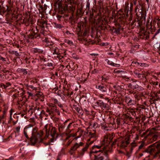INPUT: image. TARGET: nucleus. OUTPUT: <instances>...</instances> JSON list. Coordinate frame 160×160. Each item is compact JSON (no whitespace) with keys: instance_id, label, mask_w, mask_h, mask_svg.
I'll list each match as a JSON object with an SVG mask.
<instances>
[{"instance_id":"1","label":"nucleus","mask_w":160,"mask_h":160,"mask_svg":"<svg viewBox=\"0 0 160 160\" xmlns=\"http://www.w3.org/2000/svg\"><path fill=\"white\" fill-rule=\"evenodd\" d=\"M23 134L27 139L29 138V136L31 135L30 141L32 144H35L37 142L40 141L38 139L43 134V132L41 131L40 132H37V128H33L31 124H29L25 127L23 130Z\"/></svg>"},{"instance_id":"25","label":"nucleus","mask_w":160,"mask_h":160,"mask_svg":"<svg viewBox=\"0 0 160 160\" xmlns=\"http://www.w3.org/2000/svg\"><path fill=\"white\" fill-rule=\"evenodd\" d=\"M52 50L53 54H58V48L56 47L53 48L52 49Z\"/></svg>"},{"instance_id":"45","label":"nucleus","mask_w":160,"mask_h":160,"mask_svg":"<svg viewBox=\"0 0 160 160\" xmlns=\"http://www.w3.org/2000/svg\"><path fill=\"white\" fill-rule=\"evenodd\" d=\"M160 32V28L158 29V30L156 32H155V33L153 37L154 38L156 35L158 34Z\"/></svg>"},{"instance_id":"34","label":"nucleus","mask_w":160,"mask_h":160,"mask_svg":"<svg viewBox=\"0 0 160 160\" xmlns=\"http://www.w3.org/2000/svg\"><path fill=\"white\" fill-rule=\"evenodd\" d=\"M72 124V123H70L67 127V131L68 132H70V131L69 130V128H70L71 125Z\"/></svg>"},{"instance_id":"42","label":"nucleus","mask_w":160,"mask_h":160,"mask_svg":"<svg viewBox=\"0 0 160 160\" xmlns=\"http://www.w3.org/2000/svg\"><path fill=\"white\" fill-rule=\"evenodd\" d=\"M44 40L48 44V45H49V43L50 42V41L49 40L48 38H45Z\"/></svg>"},{"instance_id":"31","label":"nucleus","mask_w":160,"mask_h":160,"mask_svg":"<svg viewBox=\"0 0 160 160\" xmlns=\"http://www.w3.org/2000/svg\"><path fill=\"white\" fill-rule=\"evenodd\" d=\"M54 24V27L55 28L60 29L62 27V26L60 24H57L56 23H55Z\"/></svg>"},{"instance_id":"33","label":"nucleus","mask_w":160,"mask_h":160,"mask_svg":"<svg viewBox=\"0 0 160 160\" xmlns=\"http://www.w3.org/2000/svg\"><path fill=\"white\" fill-rule=\"evenodd\" d=\"M128 88L133 89V85H134L133 82H132L131 83H129L128 84Z\"/></svg>"},{"instance_id":"4","label":"nucleus","mask_w":160,"mask_h":160,"mask_svg":"<svg viewBox=\"0 0 160 160\" xmlns=\"http://www.w3.org/2000/svg\"><path fill=\"white\" fill-rule=\"evenodd\" d=\"M142 136L146 138L150 137V138H151L152 139V141H155L157 139L158 135L153 133L152 132L148 129L146 132L142 133Z\"/></svg>"},{"instance_id":"15","label":"nucleus","mask_w":160,"mask_h":160,"mask_svg":"<svg viewBox=\"0 0 160 160\" xmlns=\"http://www.w3.org/2000/svg\"><path fill=\"white\" fill-rule=\"evenodd\" d=\"M88 137L89 138L88 139V141H90L91 139H92L93 140L92 141L93 142L96 139L97 135L95 132H89Z\"/></svg>"},{"instance_id":"38","label":"nucleus","mask_w":160,"mask_h":160,"mask_svg":"<svg viewBox=\"0 0 160 160\" xmlns=\"http://www.w3.org/2000/svg\"><path fill=\"white\" fill-rule=\"evenodd\" d=\"M135 63L136 64H137L138 65H139L140 66H143L145 64V63H142L141 62H135Z\"/></svg>"},{"instance_id":"40","label":"nucleus","mask_w":160,"mask_h":160,"mask_svg":"<svg viewBox=\"0 0 160 160\" xmlns=\"http://www.w3.org/2000/svg\"><path fill=\"white\" fill-rule=\"evenodd\" d=\"M1 87L2 88H5L8 87L6 85H5L3 83H1L0 84Z\"/></svg>"},{"instance_id":"29","label":"nucleus","mask_w":160,"mask_h":160,"mask_svg":"<svg viewBox=\"0 0 160 160\" xmlns=\"http://www.w3.org/2000/svg\"><path fill=\"white\" fill-rule=\"evenodd\" d=\"M134 74L138 78H139L141 77V75H142L137 70L134 71Z\"/></svg>"},{"instance_id":"57","label":"nucleus","mask_w":160,"mask_h":160,"mask_svg":"<svg viewBox=\"0 0 160 160\" xmlns=\"http://www.w3.org/2000/svg\"><path fill=\"white\" fill-rule=\"evenodd\" d=\"M131 114L133 116H135L136 115L135 112L134 111H132Z\"/></svg>"},{"instance_id":"10","label":"nucleus","mask_w":160,"mask_h":160,"mask_svg":"<svg viewBox=\"0 0 160 160\" xmlns=\"http://www.w3.org/2000/svg\"><path fill=\"white\" fill-rule=\"evenodd\" d=\"M94 105L96 107H100L102 109L108 108L109 107L107 104L104 103L102 101L100 100L95 102Z\"/></svg>"},{"instance_id":"46","label":"nucleus","mask_w":160,"mask_h":160,"mask_svg":"<svg viewBox=\"0 0 160 160\" xmlns=\"http://www.w3.org/2000/svg\"><path fill=\"white\" fill-rule=\"evenodd\" d=\"M66 2L68 3V4L72 3V0H66Z\"/></svg>"},{"instance_id":"23","label":"nucleus","mask_w":160,"mask_h":160,"mask_svg":"<svg viewBox=\"0 0 160 160\" xmlns=\"http://www.w3.org/2000/svg\"><path fill=\"white\" fill-rule=\"evenodd\" d=\"M50 106L51 107V109L53 112L55 111L56 112H58V110L56 106L53 104H51Z\"/></svg>"},{"instance_id":"17","label":"nucleus","mask_w":160,"mask_h":160,"mask_svg":"<svg viewBox=\"0 0 160 160\" xmlns=\"http://www.w3.org/2000/svg\"><path fill=\"white\" fill-rule=\"evenodd\" d=\"M103 155L104 154L102 152L100 154L97 155H94L93 154L91 157H92L93 156L94 157V160H103L104 158Z\"/></svg>"},{"instance_id":"41","label":"nucleus","mask_w":160,"mask_h":160,"mask_svg":"<svg viewBox=\"0 0 160 160\" xmlns=\"http://www.w3.org/2000/svg\"><path fill=\"white\" fill-rule=\"evenodd\" d=\"M30 88L32 89L33 90H34L35 91H36L37 90V88L36 87H35L32 85L30 86Z\"/></svg>"},{"instance_id":"24","label":"nucleus","mask_w":160,"mask_h":160,"mask_svg":"<svg viewBox=\"0 0 160 160\" xmlns=\"http://www.w3.org/2000/svg\"><path fill=\"white\" fill-rule=\"evenodd\" d=\"M67 15L65 14L64 15H59L58 14L57 15V17L58 20H60L62 18H64L65 17L67 16Z\"/></svg>"},{"instance_id":"12","label":"nucleus","mask_w":160,"mask_h":160,"mask_svg":"<svg viewBox=\"0 0 160 160\" xmlns=\"http://www.w3.org/2000/svg\"><path fill=\"white\" fill-rule=\"evenodd\" d=\"M125 101L128 106H132L136 104V101L132 100L131 98L128 96L125 97Z\"/></svg>"},{"instance_id":"51","label":"nucleus","mask_w":160,"mask_h":160,"mask_svg":"<svg viewBox=\"0 0 160 160\" xmlns=\"http://www.w3.org/2000/svg\"><path fill=\"white\" fill-rule=\"evenodd\" d=\"M58 105L61 108H62L63 107L62 105L61 104V103L60 102H58Z\"/></svg>"},{"instance_id":"22","label":"nucleus","mask_w":160,"mask_h":160,"mask_svg":"<svg viewBox=\"0 0 160 160\" xmlns=\"http://www.w3.org/2000/svg\"><path fill=\"white\" fill-rule=\"evenodd\" d=\"M17 71L19 72H22L24 74H28V72L26 71V69H25L18 68Z\"/></svg>"},{"instance_id":"16","label":"nucleus","mask_w":160,"mask_h":160,"mask_svg":"<svg viewBox=\"0 0 160 160\" xmlns=\"http://www.w3.org/2000/svg\"><path fill=\"white\" fill-rule=\"evenodd\" d=\"M128 138H126L125 139L122 140L120 142V146L122 148L125 147L129 143Z\"/></svg>"},{"instance_id":"50","label":"nucleus","mask_w":160,"mask_h":160,"mask_svg":"<svg viewBox=\"0 0 160 160\" xmlns=\"http://www.w3.org/2000/svg\"><path fill=\"white\" fill-rule=\"evenodd\" d=\"M1 60H2L3 62H6L7 61V59L6 58H4L2 57L0 59Z\"/></svg>"},{"instance_id":"49","label":"nucleus","mask_w":160,"mask_h":160,"mask_svg":"<svg viewBox=\"0 0 160 160\" xmlns=\"http://www.w3.org/2000/svg\"><path fill=\"white\" fill-rule=\"evenodd\" d=\"M128 3L126 6V4H125V12H128V9H127V7H128Z\"/></svg>"},{"instance_id":"19","label":"nucleus","mask_w":160,"mask_h":160,"mask_svg":"<svg viewBox=\"0 0 160 160\" xmlns=\"http://www.w3.org/2000/svg\"><path fill=\"white\" fill-rule=\"evenodd\" d=\"M38 23L39 25L42 28H44L47 25V23L45 20L43 19L38 20Z\"/></svg>"},{"instance_id":"53","label":"nucleus","mask_w":160,"mask_h":160,"mask_svg":"<svg viewBox=\"0 0 160 160\" xmlns=\"http://www.w3.org/2000/svg\"><path fill=\"white\" fill-rule=\"evenodd\" d=\"M132 7H133V4L132 3H130V11H132Z\"/></svg>"},{"instance_id":"3","label":"nucleus","mask_w":160,"mask_h":160,"mask_svg":"<svg viewBox=\"0 0 160 160\" xmlns=\"http://www.w3.org/2000/svg\"><path fill=\"white\" fill-rule=\"evenodd\" d=\"M145 152L149 153L151 158L158 157L160 160V142L149 146L145 150Z\"/></svg>"},{"instance_id":"48","label":"nucleus","mask_w":160,"mask_h":160,"mask_svg":"<svg viewBox=\"0 0 160 160\" xmlns=\"http://www.w3.org/2000/svg\"><path fill=\"white\" fill-rule=\"evenodd\" d=\"M67 122V121H66L64 123V125L62 124V125H61V126H60V128H62V129L64 128L65 127V122Z\"/></svg>"},{"instance_id":"13","label":"nucleus","mask_w":160,"mask_h":160,"mask_svg":"<svg viewBox=\"0 0 160 160\" xmlns=\"http://www.w3.org/2000/svg\"><path fill=\"white\" fill-rule=\"evenodd\" d=\"M83 143L80 142L79 143H76L71 148L69 151V153L71 155H72L74 152L79 147V146H82Z\"/></svg>"},{"instance_id":"8","label":"nucleus","mask_w":160,"mask_h":160,"mask_svg":"<svg viewBox=\"0 0 160 160\" xmlns=\"http://www.w3.org/2000/svg\"><path fill=\"white\" fill-rule=\"evenodd\" d=\"M35 30L32 29V30L29 31L28 33V39H32L34 38H36L39 36V34L37 33L38 32V30L35 28Z\"/></svg>"},{"instance_id":"30","label":"nucleus","mask_w":160,"mask_h":160,"mask_svg":"<svg viewBox=\"0 0 160 160\" xmlns=\"http://www.w3.org/2000/svg\"><path fill=\"white\" fill-rule=\"evenodd\" d=\"M114 33H116L117 34H120V28H115L114 29Z\"/></svg>"},{"instance_id":"18","label":"nucleus","mask_w":160,"mask_h":160,"mask_svg":"<svg viewBox=\"0 0 160 160\" xmlns=\"http://www.w3.org/2000/svg\"><path fill=\"white\" fill-rule=\"evenodd\" d=\"M46 132V138L48 137L49 135V130L50 129V126L49 124L46 125L44 127Z\"/></svg>"},{"instance_id":"54","label":"nucleus","mask_w":160,"mask_h":160,"mask_svg":"<svg viewBox=\"0 0 160 160\" xmlns=\"http://www.w3.org/2000/svg\"><path fill=\"white\" fill-rule=\"evenodd\" d=\"M133 148H132L130 146V153H131L132 152L133 150Z\"/></svg>"},{"instance_id":"27","label":"nucleus","mask_w":160,"mask_h":160,"mask_svg":"<svg viewBox=\"0 0 160 160\" xmlns=\"http://www.w3.org/2000/svg\"><path fill=\"white\" fill-rule=\"evenodd\" d=\"M83 8V6H82V5H80L79 6L78 9V10L77 11V12L78 13V12L79 11V13H80V14L82 13V10Z\"/></svg>"},{"instance_id":"55","label":"nucleus","mask_w":160,"mask_h":160,"mask_svg":"<svg viewBox=\"0 0 160 160\" xmlns=\"http://www.w3.org/2000/svg\"><path fill=\"white\" fill-rule=\"evenodd\" d=\"M143 144H141V145L139 146L138 148L139 149H140L142 148L143 146Z\"/></svg>"},{"instance_id":"6","label":"nucleus","mask_w":160,"mask_h":160,"mask_svg":"<svg viewBox=\"0 0 160 160\" xmlns=\"http://www.w3.org/2000/svg\"><path fill=\"white\" fill-rule=\"evenodd\" d=\"M145 18L144 16L140 17L139 19L137 20L135 19L134 21H132L131 23L132 25H134L135 26H139L140 27L142 28V25L145 22Z\"/></svg>"},{"instance_id":"47","label":"nucleus","mask_w":160,"mask_h":160,"mask_svg":"<svg viewBox=\"0 0 160 160\" xmlns=\"http://www.w3.org/2000/svg\"><path fill=\"white\" fill-rule=\"evenodd\" d=\"M136 146V145L135 143H132L131 144L130 146L133 148Z\"/></svg>"},{"instance_id":"60","label":"nucleus","mask_w":160,"mask_h":160,"mask_svg":"<svg viewBox=\"0 0 160 160\" xmlns=\"http://www.w3.org/2000/svg\"><path fill=\"white\" fill-rule=\"evenodd\" d=\"M28 93L29 96H32L33 95V94L31 92H28Z\"/></svg>"},{"instance_id":"20","label":"nucleus","mask_w":160,"mask_h":160,"mask_svg":"<svg viewBox=\"0 0 160 160\" xmlns=\"http://www.w3.org/2000/svg\"><path fill=\"white\" fill-rule=\"evenodd\" d=\"M88 145L87 144L86 145V146L83 148L81 151L80 152V155L83 156L84 153L86 151L88 148Z\"/></svg>"},{"instance_id":"26","label":"nucleus","mask_w":160,"mask_h":160,"mask_svg":"<svg viewBox=\"0 0 160 160\" xmlns=\"http://www.w3.org/2000/svg\"><path fill=\"white\" fill-rule=\"evenodd\" d=\"M32 52L34 53L37 52L40 53L41 52V51L39 49L34 48L32 49Z\"/></svg>"},{"instance_id":"35","label":"nucleus","mask_w":160,"mask_h":160,"mask_svg":"<svg viewBox=\"0 0 160 160\" xmlns=\"http://www.w3.org/2000/svg\"><path fill=\"white\" fill-rule=\"evenodd\" d=\"M90 5L89 0L87 1L86 7L88 8V10H89L90 9Z\"/></svg>"},{"instance_id":"62","label":"nucleus","mask_w":160,"mask_h":160,"mask_svg":"<svg viewBox=\"0 0 160 160\" xmlns=\"http://www.w3.org/2000/svg\"><path fill=\"white\" fill-rule=\"evenodd\" d=\"M13 111V110H12V109H11V110H10V116L11 117V116H12V112Z\"/></svg>"},{"instance_id":"64","label":"nucleus","mask_w":160,"mask_h":160,"mask_svg":"<svg viewBox=\"0 0 160 160\" xmlns=\"http://www.w3.org/2000/svg\"><path fill=\"white\" fill-rule=\"evenodd\" d=\"M67 42L69 44H70L71 43H72V42L69 40H68Z\"/></svg>"},{"instance_id":"56","label":"nucleus","mask_w":160,"mask_h":160,"mask_svg":"<svg viewBox=\"0 0 160 160\" xmlns=\"http://www.w3.org/2000/svg\"><path fill=\"white\" fill-rule=\"evenodd\" d=\"M159 83L158 82L156 81V83H155V86L156 88V87H158V86L159 84Z\"/></svg>"},{"instance_id":"52","label":"nucleus","mask_w":160,"mask_h":160,"mask_svg":"<svg viewBox=\"0 0 160 160\" xmlns=\"http://www.w3.org/2000/svg\"><path fill=\"white\" fill-rule=\"evenodd\" d=\"M156 81H151L150 82V83L152 85H155V83H156Z\"/></svg>"},{"instance_id":"14","label":"nucleus","mask_w":160,"mask_h":160,"mask_svg":"<svg viewBox=\"0 0 160 160\" xmlns=\"http://www.w3.org/2000/svg\"><path fill=\"white\" fill-rule=\"evenodd\" d=\"M50 135L52 138L51 139V142H53L56 140L57 135H56V132L54 128L52 127V130L50 132Z\"/></svg>"},{"instance_id":"32","label":"nucleus","mask_w":160,"mask_h":160,"mask_svg":"<svg viewBox=\"0 0 160 160\" xmlns=\"http://www.w3.org/2000/svg\"><path fill=\"white\" fill-rule=\"evenodd\" d=\"M20 126H18V127H17L15 128L16 131H15V132L17 133L18 134H19V133L20 132Z\"/></svg>"},{"instance_id":"28","label":"nucleus","mask_w":160,"mask_h":160,"mask_svg":"<svg viewBox=\"0 0 160 160\" xmlns=\"http://www.w3.org/2000/svg\"><path fill=\"white\" fill-rule=\"evenodd\" d=\"M46 112H48V114L51 116H52L53 115V112L52 110L51 109H47L46 110Z\"/></svg>"},{"instance_id":"21","label":"nucleus","mask_w":160,"mask_h":160,"mask_svg":"<svg viewBox=\"0 0 160 160\" xmlns=\"http://www.w3.org/2000/svg\"><path fill=\"white\" fill-rule=\"evenodd\" d=\"M106 61H107L108 64L109 65H110L114 67H119L120 66V65L119 64L115 63L112 61L108 60L107 59L106 60Z\"/></svg>"},{"instance_id":"7","label":"nucleus","mask_w":160,"mask_h":160,"mask_svg":"<svg viewBox=\"0 0 160 160\" xmlns=\"http://www.w3.org/2000/svg\"><path fill=\"white\" fill-rule=\"evenodd\" d=\"M113 135H107L104 137L102 142V144L107 146L112 141L113 137Z\"/></svg>"},{"instance_id":"11","label":"nucleus","mask_w":160,"mask_h":160,"mask_svg":"<svg viewBox=\"0 0 160 160\" xmlns=\"http://www.w3.org/2000/svg\"><path fill=\"white\" fill-rule=\"evenodd\" d=\"M96 88L99 89L102 92H106L107 91V86L103 84H97L96 86Z\"/></svg>"},{"instance_id":"44","label":"nucleus","mask_w":160,"mask_h":160,"mask_svg":"<svg viewBox=\"0 0 160 160\" xmlns=\"http://www.w3.org/2000/svg\"><path fill=\"white\" fill-rule=\"evenodd\" d=\"M52 63L51 62H48L46 64V65L50 67V66H52Z\"/></svg>"},{"instance_id":"58","label":"nucleus","mask_w":160,"mask_h":160,"mask_svg":"<svg viewBox=\"0 0 160 160\" xmlns=\"http://www.w3.org/2000/svg\"><path fill=\"white\" fill-rule=\"evenodd\" d=\"M126 81H129V80H130V78H125V79Z\"/></svg>"},{"instance_id":"43","label":"nucleus","mask_w":160,"mask_h":160,"mask_svg":"<svg viewBox=\"0 0 160 160\" xmlns=\"http://www.w3.org/2000/svg\"><path fill=\"white\" fill-rule=\"evenodd\" d=\"M74 108L78 112H80V111L81 110L80 108H79L77 107H75Z\"/></svg>"},{"instance_id":"36","label":"nucleus","mask_w":160,"mask_h":160,"mask_svg":"<svg viewBox=\"0 0 160 160\" xmlns=\"http://www.w3.org/2000/svg\"><path fill=\"white\" fill-rule=\"evenodd\" d=\"M5 116V112H4L3 115L1 116H0V123H1L2 120L3 119V118H4V117Z\"/></svg>"},{"instance_id":"39","label":"nucleus","mask_w":160,"mask_h":160,"mask_svg":"<svg viewBox=\"0 0 160 160\" xmlns=\"http://www.w3.org/2000/svg\"><path fill=\"white\" fill-rule=\"evenodd\" d=\"M137 89L139 91H142L143 89V88L142 87L138 85Z\"/></svg>"},{"instance_id":"59","label":"nucleus","mask_w":160,"mask_h":160,"mask_svg":"<svg viewBox=\"0 0 160 160\" xmlns=\"http://www.w3.org/2000/svg\"><path fill=\"white\" fill-rule=\"evenodd\" d=\"M13 159V157H11L9 158L8 159H6V160H12Z\"/></svg>"},{"instance_id":"61","label":"nucleus","mask_w":160,"mask_h":160,"mask_svg":"<svg viewBox=\"0 0 160 160\" xmlns=\"http://www.w3.org/2000/svg\"><path fill=\"white\" fill-rule=\"evenodd\" d=\"M156 88L158 89H159V88H160V89L159 90H160V83H159V84H158V87H156Z\"/></svg>"},{"instance_id":"63","label":"nucleus","mask_w":160,"mask_h":160,"mask_svg":"<svg viewBox=\"0 0 160 160\" xmlns=\"http://www.w3.org/2000/svg\"><path fill=\"white\" fill-rule=\"evenodd\" d=\"M133 3L134 4L136 5L137 3V1L136 0H133Z\"/></svg>"},{"instance_id":"37","label":"nucleus","mask_w":160,"mask_h":160,"mask_svg":"<svg viewBox=\"0 0 160 160\" xmlns=\"http://www.w3.org/2000/svg\"><path fill=\"white\" fill-rule=\"evenodd\" d=\"M134 85H133V89H137L138 85L136 83H135L133 82Z\"/></svg>"},{"instance_id":"9","label":"nucleus","mask_w":160,"mask_h":160,"mask_svg":"<svg viewBox=\"0 0 160 160\" xmlns=\"http://www.w3.org/2000/svg\"><path fill=\"white\" fill-rule=\"evenodd\" d=\"M135 12L138 17L144 16L142 12V6L141 4H139L136 7Z\"/></svg>"},{"instance_id":"2","label":"nucleus","mask_w":160,"mask_h":160,"mask_svg":"<svg viewBox=\"0 0 160 160\" xmlns=\"http://www.w3.org/2000/svg\"><path fill=\"white\" fill-rule=\"evenodd\" d=\"M54 6L55 9L57 10L60 14H64L67 12L70 11L72 12L73 15V12L75 9V6L72 3L69 4L68 5L65 4L62 6V3L59 0L56 1L54 2Z\"/></svg>"},{"instance_id":"5","label":"nucleus","mask_w":160,"mask_h":160,"mask_svg":"<svg viewBox=\"0 0 160 160\" xmlns=\"http://www.w3.org/2000/svg\"><path fill=\"white\" fill-rule=\"evenodd\" d=\"M101 144L102 145H94L92 147V150L91 151L89 154L90 157H91L93 154L101 152L102 151V149H103L106 147L105 146L104 147H103L102 143Z\"/></svg>"}]
</instances>
